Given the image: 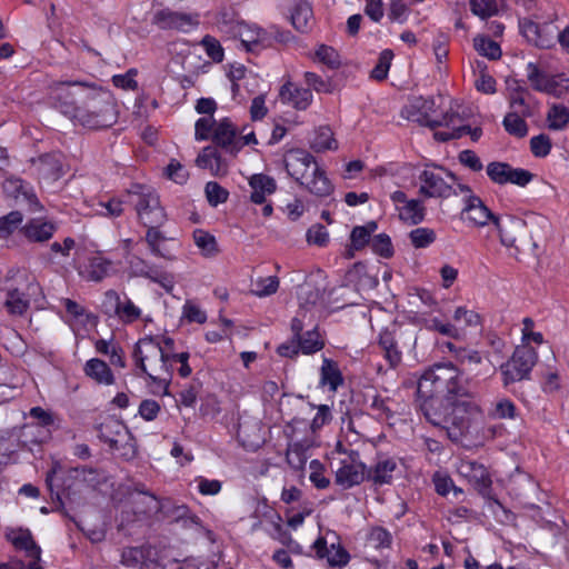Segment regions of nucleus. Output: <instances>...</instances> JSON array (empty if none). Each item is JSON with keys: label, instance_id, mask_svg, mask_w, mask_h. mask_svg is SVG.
<instances>
[{"label": "nucleus", "instance_id": "obj_63", "mask_svg": "<svg viewBox=\"0 0 569 569\" xmlns=\"http://www.w3.org/2000/svg\"><path fill=\"white\" fill-rule=\"evenodd\" d=\"M427 328L449 338L459 339L461 337L459 328L450 322H443L438 318L430 319Z\"/></svg>", "mask_w": 569, "mask_h": 569}, {"label": "nucleus", "instance_id": "obj_42", "mask_svg": "<svg viewBox=\"0 0 569 569\" xmlns=\"http://www.w3.org/2000/svg\"><path fill=\"white\" fill-rule=\"evenodd\" d=\"M193 241L204 257H214L219 252L216 238L202 229L193 231Z\"/></svg>", "mask_w": 569, "mask_h": 569}, {"label": "nucleus", "instance_id": "obj_18", "mask_svg": "<svg viewBox=\"0 0 569 569\" xmlns=\"http://www.w3.org/2000/svg\"><path fill=\"white\" fill-rule=\"evenodd\" d=\"M522 36L538 48L549 49L555 44L557 27L551 22L539 24L530 19L519 22Z\"/></svg>", "mask_w": 569, "mask_h": 569}, {"label": "nucleus", "instance_id": "obj_52", "mask_svg": "<svg viewBox=\"0 0 569 569\" xmlns=\"http://www.w3.org/2000/svg\"><path fill=\"white\" fill-rule=\"evenodd\" d=\"M550 77V74L541 71L536 63L529 62L527 64V78L536 91L543 92Z\"/></svg>", "mask_w": 569, "mask_h": 569}, {"label": "nucleus", "instance_id": "obj_56", "mask_svg": "<svg viewBox=\"0 0 569 569\" xmlns=\"http://www.w3.org/2000/svg\"><path fill=\"white\" fill-rule=\"evenodd\" d=\"M370 246L372 251L382 258L388 259L393 256V246L391 239L386 233L375 236L370 242Z\"/></svg>", "mask_w": 569, "mask_h": 569}, {"label": "nucleus", "instance_id": "obj_15", "mask_svg": "<svg viewBox=\"0 0 569 569\" xmlns=\"http://www.w3.org/2000/svg\"><path fill=\"white\" fill-rule=\"evenodd\" d=\"M441 172H445L452 181L457 180L451 171L436 166L432 168L427 167L418 177L420 182L419 193L421 196L426 198H449L452 193H456L452 186L445 180Z\"/></svg>", "mask_w": 569, "mask_h": 569}, {"label": "nucleus", "instance_id": "obj_46", "mask_svg": "<svg viewBox=\"0 0 569 569\" xmlns=\"http://www.w3.org/2000/svg\"><path fill=\"white\" fill-rule=\"evenodd\" d=\"M310 147L316 152H322L326 150H335L338 146L332 137L331 130L328 127H320Z\"/></svg>", "mask_w": 569, "mask_h": 569}, {"label": "nucleus", "instance_id": "obj_13", "mask_svg": "<svg viewBox=\"0 0 569 569\" xmlns=\"http://www.w3.org/2000/svg\"><path fill=\"white\" fill-rule=\"evenodd\" d=\"M88 83L79 81H58L50 87L52 106L62 114L73 120L82 101L83 90Z\"/></svg>", "mask_w": 569, "mask_h": 569}, {"label": "nucleus", "instance_id": "obj_31", "mask_svg": "<svg viewBox=\"0 0 569 569\" xmlns=\"http://www.w3.org/2000/svg\"><path fill=\"white\" fill-rule=\"evenodd\" d=\"M249 184L252 189L250 199L257 204L264 203L266 197L272 194L277 188L274 179L262 173L253 174L249 180Z\"/></svg>", "mask_w": 569, "mask_h": 569}, {"label": "nucleus", "instance_id": "obj_57", "mask_svg": "<svg viewBox=\"0 0 569 569\" xmlns=\"http://www.w3.org/2000/svg\"><path fill=\"white\" fill-rule=\"evenodd\" d=\"M204 192L209 204L212 207L226 202L229 196V192L216 181L207 182Z\"/></svg>", "mask_w": 569, "mask_h": 569}, {"label": "nucleus", "instance_id": "obj_64", "mask_svg": "<svg viewBox=\"0 0 569 569\" xmlns=\"http://www.w3.org/2000/svg\"><path fill=\"white\" fill-rule=\"evenodd\" d=\"M201 46L209 58L214 62H221L224 57L223 48L220 42L212 36H204L201 40Z\"/></svg>", "mask_w": 569, "mask_h": 569}, {"label": "nucleus", "instance_id": "obj_41", "mask_svg": "<svg viewBox=\"0 0 569 569\" xmlns=\"http://www.w3.org/2000/svg\"><path fill=\"white\" fill-rule=\"evenodd\" d=\"M111 267L110 260L99 256L93 257L87 267V278L91 281H101L109 274Z\"/></svg>", "mask_w": 569, "mask_h": 569}, {"label": "nucleus", "instance_id": "obj_1", "mask_svg": "<svg viewBox=\"0 0 569 569\" xmlns=\"http://www.w3.org/2000/svg\"><path fill=\"white\" fill-rule=\"evenodd\" d=\"M425 417L433 426L443 428L450 440L462 441L482 420L478 403L468 396L458 397L448 402L435 400L425 406Z\"/></svg>", "mask_w": 569, "mask_h": 569}, {"label": "nucleus", "instance_id": "obj_60", "mask_svg": "<svg viewBox=\"0 0 569 569\" xmlns=\"http://www.w3.org/2000/svg\"><path fill=\"white\" fill-rule=\"evenodd\" d=\"M316 58L330 69H337L341 63L339 53L332 47L326 44H321L317 49Z\"/></svg>", "mask_w": 569, "mask_h": 569}, {"label": "nucleus", "instance_id": "obj_11", "mask_svg": "<svg viewBox=\"0 0 569 569\" xmlns=\"http://www.w3.org/2000/svg\"><path fill=\"white\" fill-rule=\"evenodd\" d=\"M538 360V353L530 346L517 347L512 356L500 366L502 385L509 388L516 382L529 380L531 371Z\"/></svg>", "mask_w": 569, "mask_h": 569}, {"label": "nucleus", "instance_id": "obj_6", "mask_svg": "<svg viewBox=\"0 0 569 569\" xmlns=\"http://www.w3.org/2000/svg\"><path fill=\"white\" fill-rule=\"evenodd\" d=\"M417 337L409 326L392 323L379 333L378 346L390 368H397L402 361L403 350L416 346Z\"/></svg>", "mask_w": 569, "mask_h": 569}, {"label": "nucleus", "instance_id": "obj_34", "mask_svg": "<svg viewBox=\"0 0 569 569\" xmlns=\"http://www.w3.org/2000/svg\"><path fill=\"white\" fill-rule=\"evenodd\" d=\"M291 23L300 32H307L313 26V12L306 0H297L291 13Z\"/></svg>", "mask_w": 569, "mask_h": 569}, {"label": "nucleus", "instance_id": "obj_53", "mask_svg": "<svg viewBox=\"0 0 569 569\" xmlns=\"http://www.w3.org/2000/svg\"><path fill=\"white\" fill-rule=\"evenodd\" d=\"M287 462L295 470H302L307 462L306 448L300 442H295L287 450Z\"/></svg>", "mask_w": 569, "mask_h": 569}, {"label": "nucleus", "instance_id": "obj_16", "mask_svg": "<svg viewBox=\"0 0 569 569\" xmlns=\"http://www.w3.org/2000/svg\"><path fill=\"white\" fill-rule=\"evenodd\" d=\"M363 480H367V467L361 461L360 453L356 450L346 452L336 470L335 482L342 489H350Z\"/></svg>", "mask_w": 569, "mask_h": 569}, {"label": "nucleus", "instance_id": "obj_62", "mask_svg": "<svg viewBox=\"0 0 569 569\" xmlns=\"http://www.w3.org/2000/svg\"><path fill=\"white\" fill-rule=\"evenodd\" d=\"M551 139L547 134H538L530 139V150L537 158H545L551 151Z\"/></svg>", "mask_w": 569, "mask_h": 569}, {"label": "nucleus", "instance_id": "obj_12", "mask_svg": "<svg viewBox=\"0 0 569 569\" xmlns=\"http://www.w3.org/2000/svg\"><path fill=\"white\" fill-rule=\"evenodd\" d=\"M290 329L303 355H313L323 349L325 340L318 331V326L312 323L308 309L301 308L297 311L291 320Z\"/></svg>", "mask_w": 569, "mask_h": 569}, {"label": "nucleus", "instance_id": "obj_21", "mask_svg": "<svg viewBox=\"0 0 569 569\" xmlns=\"http://www.w3.org/2000/svg\"><path fill=\"white\" fill-rule=\"evenodd\" d=\"M238 131L230 119L224 118L216 123L212 140L227 152L236 156L241 150V139H237Z\"/></svg>", "mask_w": 569, "mask_h": 569}, {"label": "nucleus", "instance_id": "obj_10", "mask_svg": "<svg viewBox=\"0 0 569 569\" xmlns=\"http://www.w3.org/2000/svg\"><path fill=\"white\" fill-rule=\"evenodd\" d=\"M20 279L17 286L6 288L3 307L12 317H23L30 308L31 300L36 301L42 297V289L34 276L23 273Z\"/></svg>", "mask_w": 569, "mask_h": 569}, {"label": "nucleus", "instance_id": "obj_50", "mask_svg": "<svg viewBox=\"0 0 569 569\" xmlns=\"http://www.w3.org/2000/svg\"><path fill=\"white\" fill-rule=\"evenodd\" d=\"M132 492H137L148 499V507L147 508H139L137 507L136 512L142 513V515H150V513H157L161 510V505L159 499L149 490H147L146 486L143 483H136L132 488Z\"/></svg>", "mask_w": 569, "mask_h": 569}, {"label": "nucleus", "instance_id": "obj_28", "mask_svg": "<svg viewBox=\"0 0 569 569\" xmlns=\"http://www.w3.org/2000/svg\"><path fill=\"white\" fill-rule=\"evenodd\" d=\"M463 213L466 214V219L468 221L478 227H483L489 221L493 222L495 218H498L477 196L468 197Z\"/></svg>", "mask_w": 569, "mask_h": 569}, {"label": "nucleus", "instance_id": "obj_9", "mask_svg": "<svg viewBox=\"0 0 569 569\" xmlns=\"http://www.w3.org/2000/svg\"><path fill=\"white\" fill-rule=\"evenodd\" d=\"M234 33L240 39L241 47L252 53L270 48L276 42L286 43L292 38L290 31H281L277 26L262 29L247 22L237 23Z\"/></svg>", "mask_w": 569, "mask_h": 569}, {"label": "nucleus", "instance_id": "obj_30", "mask_svg": "<svg viewBox=\"0 0 569 569\" xmlns=\"http://www.w3.org/2000/svg\"><path fill=\"white\" fill-rule=\"evenodd\" d=\"M343 382L345 379L338 362L329 358H323L320 368V386L327 387L330 391L335 392Z\"/></svg>", "mask_w": 569, "mask_h": 569}, {"label": "nucleus", "instance_id": "obj_4", "mask_svg": "<svg viewBox=\"0 0 569 569\" xmlns=\"http://www.w3.org/2000/svg\"><path fill=\"white\" fill-rule=\"evenodd\" d=\"M287 172L300 186L317 197H328L333 192V184L316 162L312 154L302 149L290 150L284 159Z\"/></svg>", "mask_w": 569, "mask_h": 569}, {"label": "nucleus", "instance_id": "obj_23", "mask_svg": "<svg viewBox=\"0 0 569 569\" xmlns=\"http://www.w3.org/2000/svg\"><path fill=\"white\" fill-rule=\"evenodd\" d=\"M106 305H109L114 315L123 322L131 323L141 316V310L127 297L123 299L114 290H108L104 295Z\"/></svg>", "mask_w": 569, "mask_h": 569}, {"label": "nucleus", "instance_id": "obj_26", "mask_svg": "<svg viewBox=\"0 0 569 569\" xmlns=\"http://www.w3.org/2000/svg\"><path fill=\"white\" fill-rule=\"evenodd\" d=\"M196 164L201 169H208L214 177H223L228 173V162L221 157L216 146H207L198 154Z\"/></svg>", "mask_w": 569, "mask_h": 569}, {"label": "nucleus", "instance_id": "obj_14", "mask_svg": "<svg viewBox=\"0 0 569 569\" xmlns=\"http://www.w3.org/2000/svg\"><path fill=\"white\" fill-rule=\"evenodd\" d=\"M99 438L109 445L111 450L120 451L127 460L136 457L133 438L127 427L119 420L109 419L99 426Z\"/></svg>", "mask_w": 569, "mask_h": 569}, {"label": "nucleus", "instance_id": "obj_55", "mask_svg": "<svg viewBox=\"0 0 569 569\" xmlns=\"http://www.w3.org/2000/svg\"><path fill=\"white\" fill-rule=\"evenodd\" d=\"M527 89L522 87H517L510 96L509 104L511 109H516L522 117H531L532 111L529 104L526 102L525 94L527 93Z\"/></svg>", "mask_w": 569, "mask_h": 569}, {"label": "nucleus", "instance_id": "obj_36", "mask_svg": "<svg viewBox=\"0 0 569 569\" xmlns=\"http://www.w3.org/2000/svg\"><path fill=\"white\" fill-rule=\"evenodd\" d=\"M129 269L130 272L136 277H144L149 278L154 282H162V279H166L167 277L158 270L156 267L149 264L143 259L133 256L129 260Z\"/></svg>", "mask_w": 569, "mask_h": 569}, {"label": "nucleus", "instance_id": "obj_40", "mask_svg": "<svg viewBox=\"0 0 569 569\" xmlns=\"http://www.w3.org/2000/svg\"><path fill=\"white\" fill-rule=\"evenodd\" d=\"M502 6L503 0H470L471 12L482 20L497 16Z\"/></svg>", "mask_w": 569, "mask_h": 569}, {"label": "nucleus", "instance_id": "obj_54", "mask_svg": "<svg viewBox=\"0 0 569 569\" xmlns=\"http://www.w3.org/2000/svg\"><path fill=\"white\" fill-rule=\"evenodd\" d=\"M393 59V52L390 49H385L378 58V62L371 71V78L382 81L388 77V72Z\"/></svg>", "mask_w": 569, "mask_h": 569}, {"label": "nucleus", "instance_id": "obj_59", "mask_svg": "<svg viewBox=\"0 0 569 569\" xmlns=\"http://www.w3.org/2000/svg\"><path fill=\"white\" fill-rule=\"evenodd\" d=\"M367 542L376 549L387 548L391 543V535L382 527H373L367 536Z\"/></svg>", "mask_w": 569, "mask_h": 569}, {"label": "nucleus", "instance_id": "obj_24", "mask_svg": "<svg viewBox=\"0 0 569 569\" xmlns=\"http://www.w3.org/2000/svg\"><path fill=\"white\" fill-rule=\"evenodd\" d=\"M397 469L398 462L395 458L378 456L376 463L367 468V480L375 486L390 485Z\"/></svg>", "mask_w": 569, "mask_h": 569}, {"label": "nucleus", "instance_id": "obj_5", "mask_svg": "<svg viewBox=\"0 0 569 569\" xmlns=\"http://www.w3.org/2000/svg\"><path fill=\"white\" fill-rule=\"evenodd\" d=\"M163 355L154 338H143L134 347L133 359L137 368L157 383L166 395L172 375V363H169Z\"/></svg>", "mask_w": 569, "mask_h": 569}, {"label": "nucleus", "instance_id": "obj_47", "mask_svg": "<svg viewBox=\"0 0 569 569\" xmlns=\"http://www.w3.org/2000/svg\"><path fill=\"white\" fill-rule=\"evenodd\" d=\"M30 417L37 420L38 426L47 428L48 430H50V428H60V418L54 412L46 410L41 407L31 408Z\"/></svg>", "mask_w": 569, "mask_h": 569}, {"label": "nucleus", "instance_id": "obj_19", "mask_svg": "<svg viewBox=\"0 0 569 569\" xmlns=\"http://www.w3.org/2000/svg\"><path fill=\"white\" fill-rule=\"evenodd\" d=\"M152 23L162 30L188 32L198 26V16L162 9L153 14Z\"/></svg>", "mask_w": 569, "mask_h": 569}, {"label": "nucleus", "instance_id": "obj_44", "mask_svg": "<svg viewBox=\"0 0 569 569\" xmlns=\"http://www.w3.org/2000/svg\"><path fill=\"white\" fill-rule=\"evenodd\" d=\"M473 47L480 56L490 60H497L501 57L500 46L487 36H477L473 39Z\"/></svg>", "mask_w": 569, "mask_h": 569}, {"label": "nucleus", "instance_id": "obj_8", "mask_svg": "<svg viewBox=\"0 0 569 569\" xmlns=\"http://www.w3.org/2000/svg\"><path fill=\"white\" fill-rule=\"evenodd\" d=\"M435 100L425 99L422 97L416 98L408 106L401 110V116L409 121L417 122L421 126L429 127L431 129L438 127H449L451 123H456V120H461L462 117L458 110L460 106H451L446 112L439 118L433 117L435 113Z\"/></svg>", "mask_w": 569, "mask_h": 569}, {"label": "nucleus", "instance_id": "obj_25", "mask_svg": "<svg viewBox=\"0 0 569 569\" xmlns=\"http://www.w3.org/2000/svg\"><path fill=\"white\" fill-rule=\"evenodd\" d=\"M3 191L16 199L22 198L32 212L40 211L42 206L32 189L19 178H9L3 182Z\"/></svg>", "mask_w": 569, "mask_h": 569}, {"label": "nucleus", "instance_id": "obj_17", "mask_svg": "<svg viewBox=\"0 0 569 569\" xmlns=\"http://www.w3.org/2000/svg\"><path fill=\"white\" fill-rule=\"evenodd\" d=\"M6 538L17 550L24 551L26 556L31 559L26 569H42L40 565L41 548L33 540L29 529L8 528Z\"/></svg>", "mask_w": 569, "mask_h": 569}, {"label": "nucleus", "instance_id": "obj_22", "mask_svg": "<svg viewBox=\"0 0 569 569\" xmlns=\"http://www.w3.org/2000/svg\"><path fill=\"white\" fill-rule=\"evenodd\" d=\"M459 472L473 485L480 495L486 496L489 492L492 481L483 465L476 461H463L459 467Z\"/></svg>", "mask_w": 569, "mask_h": 569}, {"label": "nucleus", "instance_id": "obj_27", "mask_svg": "<svg viewBox=\"0 0 569 569\" xmlns=\"http://www.w3.org/2000/svg\"><path fill=\"white\" fill-rule=\"evenodd\" d=\"M313 549L317 556L321 559H327L328 565L331 567H343L350 559L349 553L340 545L332 542L328 547L327 540L323 537H319L315 541Z\"/></svg>", "mask_w": 569, "mask_h": 569}, {"label": "nucleus", "instance_id": "obj_38", "mask_svg": "<svg viewBox=\"0 0 569 569\" xmlns=\"http://www.w3.org/2000/svg\"><path fill=\"white\" fill-rule=\"evenodd\" d=\"M378 229L376 221H369L365 226H357L352 229L350 234L351 248L353 250H361L371 242V234Z\"/></svg>", "mask_w": 569, "mask_h": 569}, {"label": "nucleus", "instance_id": "obj_33", "mask_svg": "<svg viewBox=\"0 0 569 569\" xmlns=\"http://www.w3.org/2000/svg\"><path fill=\"white\" fill-rule=\"evenodd\" d=\"M84 373L99 385L110 386L114 382V377L109 366L98 358L88 360L84 365Z\"/></svg>", "mask_w": 569, "mask_h": 569}, {"label": "nucleus", "instance_id": "obj_43", "mask_svg": "<svg viewBox=\"0 0 569 569\" xmlns=\"http://www.w3.org/2000/svg\"><path fill=\"white\" fill-rule=\"evenodd\" d=\"M548 127L551 130H562L569 123V109L563 104H552L547 113Z\"/></svg>", "mask_w": 569, "mask_h": 569}, {"label": "nucleus", "instance_id": "obj_37", "mask_svg": "<svg viewBox=\"0 0 569 569\" xmlns=\"http://www.w3.org/2000/svg\"><path fill=\"white\" fill-rule=\"evenodd\" d=\"M426 208L421 200L411 199L405 206L399 208V218L410 224H418L423 221Z\"/></svg>", "mask_w": 569, "mask_h": 569}, {"label": "nucleus", "instance_id": "obj_29", "mask_svg": "<svg viewBox=\"0 0 569 569\" xmlns=\"http://www.w3.org/2000/svg\"><path fill=\"white\" fill-rule=\"evenodd\" d=\"M279 97L283 103H289L298 110H306L312 102L310 89L296 87L291 82L280 88Z\"/></svg>", "mask_w": 569, "mask_h": 569}, {"label": "nucleus", "instance_id": "obj_35", "mask_svg": "<svg viewBox=\"0 0 569 569\" xmlns=\"http://www.w3.org/2000/svg\"><path fill=\"white\" fill-rule=\"evenodd\" d=\"M237 435L239 440L246 447H258L260 442L263 441L259 421H253L252 423L248 421H240Z\"/></svg>", "mask_w": 569, "mask_h": 569}, {"label": "nucleus", "instance_id": "obj_2", "mask_svg": "<svg viewBox=\"0 0 569 569\" xmlns=\"http://www.w3.org/2000/svg\"><path fill=\"white\" fill-rule=\"evenodd\" d=\"M468 387L460 370L452 363H437L425 371L417 386L420 410L425 416V406L438 400L443 405L458 397L468 396Z\"/></svg>", "mask_w": 569, "mask_h": 569}, {"label": "nucleus", "instance_id": "obj_3", "mask_svg": "<svg viewBox=\"0 0 569 569\" xmlns=\"http://www.w3.org/2000/svg\"><path fill=\"white\" fill-rule=\"evenodd\" d=\"M82 101L72 121L88 129L109 128L117 122L118 111L112 93L89 84L82 89Z\"/></svg>", "mask_w": 569, "mask_h": 569}, {"label": "nucleus", "instance_id": "obj_49", "mask_svg": "<svg viewBox=\"0 0 569 569\" xmlns=\"http://www.w3.org/2000/svg\"><path fill=\"white\" fill-rule=\"evenodd\" d=\"M409 239L416 249H422L433 243L437 236L433 229L419 227L409 232Z\"/></svg>", "mask_w": 569, "mask_h": 569}, {"label": "nucleus", "instance_id": "obj_39", "mask_svg": "<svg viewBox=\"0 0 569 569\" xmlns=\"http://www.w3.org/2000/svg\"><path fill=\"white\" fill-rule=\"evenodd\" d=\"M525 118L518 111H510L505 116L502 126L510 136L525 138L528 134V124Z\"/></svg>", "mask_w": 569, "mask_h": 569}, {"label": "nucleus", "instance_id": "obj_58", "mask_svg": "<svg viewBox=\"0 0 569 569\" xmlns=\"http://www.w3.org/2000/svg\"><path fill=\"white\" fill-rule=\"evenodd\" d=\"M279 288V279L276 276L259 278L254 282L252 293L257 297H268L277 292Z\"/></svg>", "mask_w": 569, "mask_h": 569}, {"label": "nucleus", "instance_id": "obj_51", "mask_svg": "<svg viewBox=\"0 0 569 569\" xmlns=\"http://www.w3.org/2000/svg\"><path fill=\"white\" fill-rule=\"evenodd\" d=\"M23 214L20 211H11L0 218V238L6 239L11 236L22 223Z\"/></svg>", "mask_w": 569, "mask_h": 569}, {"label": "nucleus", "instance_id": "obj_61", "mask_svg": "<svg viewBox=\"0 0 569 569\" xmlns=\"http://www.w3.org/2000/svg\"><path fill=\"white\" fill-rule=\"evenodd\" d=\"M569 91V78L551 76L543 93L561 98Z\"/></svg>", "mask_w": 569, "mask_h": 569}, {"label": "nucleus", "instance_id": "obj_48", "mask_svg": "<svg viewBox=\"0 0 569 569\" xmlns=\"http://www.w3.org/2000/svg\"><path fill=\"white\" fill-rule=\"evenodd\" d=\"M511 166L507 162L492 161L487 166V174L493 183H509Z\"/></svg>", "mask_w": 569, "mask_h": 569}, {"label": "nucleus", "instance_id": "obj_45", "mask_svg": "<svg viewBox=\"0 0 569 569\" xmlns=\"http://www.w3.org/2000/svg\"><path fill=\"white\" fill-rule=\"evenodd\" d=\"M488 415L492 419H515L517 407L510 399L501 398L492 403Z\"/></svg>", "mask_w": 569, "mask_h": 569}, {"label": "nucleus", "instance_id": "obj_7", "mask_svg": "<svg viewBox=\"0 0 569 569\" xmlns=\"http://www.w3.org/2000/svg\"><path fill=\"white\" fill-rule=\"evenodd\" d=\"M126 203L134 208L143 226L162 224L167 219L159 196L149 186L133 184L126 193Z\"/></svg>", "mask_w": 569, "mask_h": 569}, {"label": "nucleus", "instance_id": "obj_20", "mask_svg": "<svg viewBox=\"0 0 569 569\" xmlns=\"http://www.w3.org/2000/svg\"><path fill=\"white\" fill-rule=\"evenodd\" d=\"M493 224L498 230L500 242L507 248H515L517 252L520 248L517 246V241H522V236L526 233V221L520 218L507 216L502 219L495 218Z\"/></svg>", "mask_w": 569, "mask_h": 569}, {"label": "nucleus", "instance_id": "obj_32", "mask_svg": "<svg viewBox=\"0 0 569 569\" xmlns=\"http://www.w3.org/2000/svg\"><path fill=\"white\" fill-rule=\"evenodd\" d=\"M56 227L51 222L41 221L39 219L30 220L23 228L24 237L34 242H44L52 238Z\"/></svg>", "mask_w": 569, "mask_h": 569}]
</instances>
